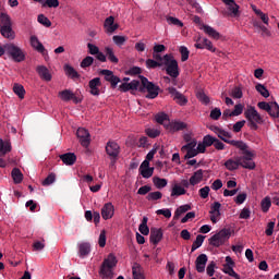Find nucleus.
I'll return each mask as SVG.
<instances>
[{
  "mask_svg": "<svg viewBox=\"0 0 279 279\" xmlns=\"http://www.w3.org/2000/svg\"><path fill=\"white\" fill-rule=\"evenodd\" d=\"M93 64H97V61L93 57L88 56L82 60L81 69H88V66H93Z\"/></svg>",
  "mask_w": 279,
  "mask_h": 279,
  "instance_id": "39",
  "label": "nucleus"
},
{
  "mask_svg": "<svg viewBox=\"0 0 279 279\" xmlns=\"http://www.w3.org/2000/svg\"><path fill=\"white\" fill-rule=\"evenodd\" d=\"M252 211L250 210V207H244L240 213V219H250Z\"/></svg>",
  "mask_w": 279,
  "mask_h": 279,
  "instance_id": "62",
  "label": "nucleus"
},
{
  "mask_svg": "<svg viewBox=\"0 0 279 279\" xmlns=\"http://www.w3.org/2000/svg\"><path fill=\"white\" fill-rule=\"evenodd\" d=\"M269 208H271V198L266 196L263 201H262V210L263 213H268Z\"/></svg>",
  "mask_w": 279,
  "mask_h": 279,
  "instance_id": "49",
  "label": "nucleus"
},
{
  "mask_svg": "<svg viewBox=\"0 0 279 279\" xmlns=\"http://www.w3.org/2000/svg\"><path fill=\"white\" fill-rule=\"evenodd\" d=\"M146 134L149 138H158V136H160V131L157 129H146Z\"/></svg>",
  "mask_w": 279,
  "mask_h": 279,
  "instance_id": "59",
  "label": "nucleus"
},
{
  "mask_svg": "<svg viewBox=\"0 0 279 279\" xmlns=\"http://www.w3.org/2000/svg\"><path fill=\"white\" fill-rule=\"evenodd\" d=\"M153 184H155L156 189H165L167 186V179H161L160 177L153 178Z\"/></svg>",
  "mask_w": 279,
  "mask_h": 279,
  "instance_id": "40",
  "label": "nucleus"
},
{
  "mask_svg": "<svg viewBox=\"0 0 279 279\" xmlns=\"http://www.w3.org/2000/svg\"><path fill=\"white\" fill-rule=\"evenodd\" d=\"M230 236H232V229L223 228L209 239V245H213V247H221Z\"/></svg>",
  "mask_w": 279,
  "mask_h": 279,
  "instance_id": "6",
  "label": "nucleus"
},
{
  "mask_svg": "<svg viewBox=\"0 0 279 279\" xmlns=\"http://www.w3.org/2000/svg\"><path fill=\"white\" fill-rule=\"evenodd\" d=\"M221 203L215 202L210 207V215H216L217 217L221 216Z\"/></svg>",
  "mask_w": 279,
  "mask_h": 279,
  "instance_id": "44",
  "label": "nucleus"
},
{
  "mask_svg": "<svg viewBox=\"0 0 279 279\" xmlns=\"http://www.w3.org/2000/svg\"><path fill=\"white\" fill-rule=\"evenodd\" d=\"M255 14L259 16L260 21H263L264 25H269V15L265 14L260 10H255Z\"/></svg>",
  "mask_w": 279,
  "mask_h": 279,
  "instance_id": "52",
  "label": "nucleus"
},
{
  "mask_svg": "<svg viewBox=\"0 0 279 279\" xmlns=\"http://www.w3.org/2000/svg\"><path fill=\"white\" fill-rule=\"evenodd\" d=\"M59 97L62 101H73V104H80L82 101L71 89L59 92Z\"/></svg>",
  "mask_w": 279,
  "mask_h": 279,
  "instance_id": "16",
  "label": "nucleus"
},
{
  "mask_svg": "<svg viewBox=\"0 0 279 279\" xmlns=\"http://www.w3.org/2000/svg\"><path fill=\"white\" fill-rule=\"evenodd\" d=\"M240 151L242 156L236 157L235 160L228 159L225 162L226 169H228V171H236L239 167H242L243 169L254 171V169H256V162H254L256 151L251 150L247 144H244V149H240Z\"/></svg>",
  "mask_w": 279,
  "mask_h": 279,
  "instance_id": "1",
  "label": "nucleus"
},
{
  "mask_svg": "<svg viewBox=\"0 0 279 279\" xmlns=\"http://www.w3.org/2000/svg\"><path fill=\"white\" fill-rule=\"evenodd\" d=\"M231 97H233V99H241V97H243V90L241 87H233L231 90Z\"/></svg>",
  "mask_w": 279,
  "mask_h": 279,
  "instance_id": "54",
  "label": "nucleus"
},
{
  "mask_svg": "<svg viewBox=\"0 0 279 279\" xmlns=\"http://www.w3.org/2000/svg\"><path fill=\"white\" fill-rule=\"evenodd\" d=\"M140 173L143 178L148 180V178H151L154 175V168L149 167V161L144 160L140 166Z\"/></svg>",
  "mask_w": 279,
  "mask_h": 279,
  "instance_id": "19",
  "label": "nucleus"
},
{
  "mask_svg": "<svg viewBox=\"0 0 279 279\" xmlns=\"http://www.w3.org/2000/svg\"><path fill=\"white\" fill-rule=\"evenodd\" d=\"M167 119H169V116H167V113H165V112L157 113L155 116V121H157L160 125H162V123H165V121H167Z\"/></svg>",
  "mask_w": 279,
  "mask_h": 279,
  "instance_id": "58",
  "label": "nucleus"
},
{
  "mask_svg": "<svg viewBox=\"0 0 279 279\" xmlns=\"http://www.w3.org/2000/svg\"><path fill=\"white\" fill-rule=\"evenodd\" d=\"M167 23H169V25H175L177 27H184V23H182L178 17L168 16Z\"/></svg>",
  "mask_w": 279,
  "mask_h": 279,
  "instance_id": "50",
  "label": "nucleus"
},
{
  "mask_svg": "<svg viewBox=\"0 0 279 279\" xmlns=\"http://www.w3.org/2000/svg\"><path fill=\"white\" fill-rule=\"evenodd\" d=\"M227 5L228 11H222L223 16H231L232 19H239L241 12L239 11V4L234 0H221Z\"/></svg>",
  "mask_w": 279,
  "mask_h": 279,
  "instance_id": "10",
  "label": "nucleus"
},
{
  "mask_svg": "<svg viewBox=\"0 0 279 279\" xmlns=\"http://www.w3.org/2000/svg\"><path fill=\"white\" fill-rule=\"evenodd\" d=\"M244 117L246 121H248V126L251 130H258V125H263L264 120L260 117V113L256 110L255 107L250 106L245 111H244Z\"/></svg>",
  "mask_w": 279,
  "mask_h": 279,
  "instance_id": "5",
  "label": "nucleus"
},
{
  "mask_svg": "<svg viewBox=\"0 0 279 279\" xmlns=\"http://www.w3.org/2000/svg\"><path fill=\"white\" fill-rule=\"evenodd\" d=\"M141 77L143 76H138V78L133 80L130 83H122L119 86V90H121V93H128L129 90H141Z\"/></svg>",
  "mask_w": 279,
  "mask_h": 279,
  "instance_id": "13",
  "label": "nucleus"
},
{
  "mask_svg": "<svg viewBox=\"0 0 279 279\" xmlns=\"http://www.w3.org/2000/svg\"><path fill=\"white\" fill-rule=\"evenodd\" d=\"M149 239L153 245H158V243L162 241V229L151 228Z\"/></svg>",
  "mask_w": 279,
  "mask_h": 279,
  "instance_id": "23",
  "label": "nucleus"
},
{
  "mask_svg": "<svg viewBox=\"0 0 279 279\" xmlns=\"http://www.w3.org/2000/svg\"><path fill=\"white\" fill-rule=\"evenodd\" d=\"M165 51H167V47L165 45L161 44H157L153 47V58L154 60H160L162 59V54L160 53H165Z\"/></svg>",
  "mask_w": 279,
  "mask_h": 279,
  "instance_id": "26",
  "label": "nucleus"
},
{
  "mask_svg": "<svg viewBox=\"0 0 279 279\" xmlns=\"http://www.w3.org/2000/svg\"><path fill=\"white\" fill-rule=\"evenodd\" d=\"M146 69H161L160 60L156 59H147L146 60Z\"/></svg>",
  "mask_w": 279,
  "mask_h": 279,
  "instance_id": "41",
  "label": "nucleus"
},
{
  "mask_svg": "<svg viewBox=\"0 0 279 279\" xmlns=\"http://www.w3.org/2000/svg\"><path fill=\"white\" fill-rule=\"evenodd\" d=\"M179 52L181 53V61L186 62V60H189V56L191 54V51H189V48H186L185 46H181L179 48Z\"/></svg>",
  "mask_w": 279,
  "mask_h": 279,
  "instance_id": "48",
  "label": "nucleus"
},
{
  "mask_svg": "<svg viewBox=\"0 0 279 279\" xmlns=\"http://www.w3.org/2000/svg\"><path fill=\"white\" fill-rule=\"evenodd\" d=\"M204 239H206V236L202 234H198L196 236V240L192 244V248H191L192 254L193 252H195V250H198V247H202V245L204 244Z\"/></svg>",
  "mask_w": 279,
  "mask_h": 279,
  "instance_id": "38",
  "label": "nucleus"
},
{
  "mask_svg": "<svg viewBox=\"0 0 279 279\" xmlns=\"http://www.w3.org/2000/svg\"><path fill=\"white\" fill-rule=\"evenodd\" d=\"M180 195H186V189L179 183H174L171 190V197H180Z\"/></svg>",
  "mask_w": 279,
  "mask_h": 279,
  "instance_id": "29",
  "label": "nucleus"
},
{
  "mask_svg": "<svg viewBox=\"0 0 279 279\" xmlns=\"http://www.w3.org/2000/svg\"><path fill=\"white\" fill-rule=\"evenodd\" d=\"M119 262L117 260V256L114 254L110 253L107 258L104 259L100 270H99V276H101L102 279H112L114 278V267H117V264Z\"/></svg>",
  "mask_w": 279,
  "mask_h": 279,
  "instance_id": "2",
  "label": "nucleus"
},
{
  "mask_svg": "<svg viewBox=\"0 0 279 279\" xmlns=\"http://www.w3.org/2000/svg\"><path fill=\"white\" fill-rule=\"evenodd\" d=\"M101 73L105 75L106 82H110L111 87L117 88V84L121 82V78L114 76V74H112V71H102Z\"/></svg>",
  "mask_w": 279,
  "mask_h": 279,
  "instance_id": "25",
  "label": "nucleus"
},
{
  "mask_svg": "<svg viewBox=\"0 0 279 279\" xmlns=\"http://www.w3.org/2000/svg\"><path fill=\"white\" fill-rule=\"evenodd\" d=\"M11 175L15 184H21L23 182V172H21V169L13 168Z\"/></svg>",
  "mask_w": 279,
  "mask_h": 279,
  "instance_id": "31",
  "label": "nucleus"
},
{
  "mask_svg": "<svg viewBox=\"0 0 279 279\" xmlns=\"http://www.w3.org/2000/svg\"><path fill=\"white\" fill-rule=\"evenodd\" d=\"M112 40L114 45H117V47H123V45H125V43L128 41V37L121 36V35H114L112 37Z\"/></svg>",
  "mask_w": 279,
  "mask_h": 279,
  "instance_id": "42",
  "label": "nucleus"
},
{
  "mask_svg": "<svg viewBox=\"0 0 279 279\" xmlns=\"http://www.w3.org/2000/svg\"><path fill=\"white\" fill-rule=\"evenodd\" d=\"M98 245L99 247H106V230H102L99 234L98 239Z\"/></svg>",
  "mask_w": 279,
  "mask_h": 279,
  "instance_id": "64",
  "label": "nucleus"
},
{
  "mask_svg": "<svg viewBox=\"0 0 279 279\" xmlns=\"http://www.w3.org/2000/svg\"><path fill=\"white\" fill-rule=\"evenodd\" d=\"M199 197H202V199H206L208 198V195H210V187L208 185L202 187L198 191Z\"/></svg>",
  "mask_w": 279,
  "mask_h": 279,
  "instance_id": "57",
  "label": "nucleus"
},
{
  "mask_svg": "<svg viewBox=\"0 0 279 279\" xmlns=\"http://www.w3.org/2000/svg\"><path fill=\"white\" fill-rule=\"evenodd\" d=\"M104 28L107 34H114L119 29V24L114 23V16L110 15L105 20Z\"/></svg>",
  "mask_w": 279,
  "mask_h": 279,
  "instance_id": "17",
  "label": "nucleus"
},
{
  "mask_svg": "<svg viewBox=\"0 0 279 279\" xmlns=\"http://www.w3.org/2000/svg\"><path fill=\"white\" fill-rule=\"evenodd\" d=\"M89 93L90 95L98 96L99 95V86H101V78L95 77L89 81Z\"/></svg>",
  "mask_w": 279,
  "mask_h": 279,
  "instance_id": "24",
  "label": "nucleus"
},
{
  "mask_svg": "<svg viewBox=\"0 0 279 279\" xmlns=\"http://www.w3.org/2000/svg\"><path fill=\"white\" fill-rule=\"evenodd\" d=\"M147 221H149V218L144 216L142 223L138 227L141 234H143L144 236H147V234H149V227L147 226Z\"/></svg>",
  "mask_w": 279,
  "mask_h": 279,
  "instance_id": "33",
  "label": "nucleus"
},
{
  "mask_svg": "<svg viewBox=\"0 0 279 279\" xmlns=\"http://www.w3.org/2000/svg\"><path fill=\"white\" fill-rule=\"evenodd\" d=\"M7 53L14 60V62H23V60H25V53L14 44H7Z\"/></svg>",
  "mask_w": 279,
  "mask_h": 279,
  "instance_id": "11",
  "label": "nucleus"
},
{
  "mask_svg": "<svg viewBox=\"0 0 279 279\" xmlns=\"http://www.w3.org/2000/svg\"><path fill=\"white\" fill-rule=\"evenodd\" d=\"M60 160H62L63 165H66L68 167H71L75 165L77 161V156H75L73 153H65L59 156Z\"/></svg>",
  "mask_w": 279,
  "mask_h": 279,
  "instance_id": "22",
  "label": "nucleus"
},
{
  "mask_svg": "<svg viewBox=\"0 0 279 279\" xmlns=\"http://www.w3.org/2000/svg\"><path fill=\"white\" fill-rule=\"evenodd\" d=\"M210 119H213L214 121H219V119H221V109L219 108H215L210 111L209 114Z\"/></svg>",
  "mask_w": 279,
  "mask_h": 279,
  "instance_id": "55",
  "label": "nucleus"
},
{
  "mask_svg": "<svg viewBox=\"0 0 279 279\" xmlns=\"http://www.w3.org/2000/svg\"><path fill=\"white\" fill-rule=\"evenodd\" d=\"M216 137L211 135H205L203 137V143L205 144V147H211V145H215Z\"/></svg>",
  "mask_w": 279,
  "mask_h": 279,
  "instance_id": "56",
  "label": "nucleus"
},
{
  "mask_svg": "<svg viewBox=\"0 0 279 279\" xmlns=\"http://www.w3.org/2000/svg\"><path fill=\"white\" fill-rule=\"evenodd\" d=\"M148 202H158V199H162V192H150L146 196Z\"/></svg>",
  "mask_w": 279,
  "mask_h": 279,
  "instance_id": "43",
  "label": "nucleus"
},
{
  "mask_svg": "<svg viewBox=\"0 0 279 279\" xmlns=\"http://www.w3.org/2000/svg\"><path fill=\"white\" fill-rule=\"evenodd\" d=\"M65 75L66 77H69L70 80H73L74 82H77V80H80V74L77 73V71H66Z\"/></svg>",
  "mask_w": 279,
  "mask_h": 279,
  "instance_id": "63",
  "label": "nucleus"
},
{
  "mask_svg": "<svg viewBox=\"0 0 279 279\" xmlns=\"http://www.w3.org/2000/svg\"><path fill=\"white\" fill-rule=\"evenodd\" d=\"M13 93L17 95L20 99H25V87H23V85L15 83L13 85Z\"/></svg>",
  "mask_w": 279,
  "mask_h": 279,
  "instance_id": "36",
  "label": "nucleus"
},
{
  "mask_svg": "<svg viewBox=\"0 0 279 279\" xmlns=\"http://www.w3.org/2000/svg\"><path fill=\"white\" fill-rule=\"evenodd\" d=\"M31 47H33L37 53H40L45 60H49V52L45 49V46L36 35L31 36Z\"/></svg>",
  "mask_w": 279,
  "mask_h": 279,
  "instance_id": "12",
  "label": "nucleus"
},
{
  "mask_svg": "<svg viewBox=\"0 0 279 279\" xmlns=\"http://www.w3.org/2000/svg\"><path fill=\"white\" fill-rule=\"evenodd\" d=\"M60 5V1L59 0H46L45 3L43 4V7H47V8H58Z\"/></svg>",
  "mask_w": 279,
  "mask_h": 279,
  "instance_id": "61",
  "label": "nucleus"
},
{
  "mask_svg": "<svg viewBox=\"0 0 279 279\" xmlns=\"http://www.w3.org/2000/svg\"><path fill=\"white\" fill-rule=\"evenodd\" d=\"M257 93H259V95H262V97H265V99H267V97H269V89L267 87H265V85L263 84H257L255 86Z\"/></svg>",
  "mask_w": 279,
  "mask_h": 279,
  "instance_id": "45",
  "label": "nucleus"
},
{
  "mask_svg": "<svg viewBox=\"0 0 279 279\" xmlns=\"http://www.w3.org/2000/svg\"><path fill=\"white\" fill-rule=\"evenodd\" d=\"M133 279H145V272L143 271V267L140 266L138 263H135L132 266Z\"/></svg>",
  "mask_w": 279,
  "mask_h": 279,
  "instance_id": "28",
  "label": "nucleus"
},
{
  "mask_svg": "<svg viewBox=\"0 0 279 279\" xmlns=\"http://www.w3.org/2000/svg\"><path fill=\"white\" fill-rule=\"evenodd\" d=\"M10 151H12V145L10 142H3V140H0V156H5Z\"/></svg>",
  "mask_w": 279,
  "mask_h": 279,
  "instance_id": "34",
  "label": "nucleus"
},
{
  "mask_svg": "<svg viewBox=\"0 0 279 279\" xmlns=\"http://www.w3.org/2000/svg\"><path fill=\"white\" fill-rule=\"evenodd\" d=\"M76 136L80 138V143L83 147H88V145H90V133L88 130L80 128L76 131Z\"/></svg>",
  "mask_w": 279,
  "mask_h": 279,
  "instance_id": "15",
  "label": "nucleus"
},
{
  "mask_svg": "<svg viewBox=\"0 0 279 279\" xmlns=\"http://www.w3.org/2000/svg\"><path fill=\"white\" fill-rule=\"evenodd\" d=\"M56 182V173H50L47 175V178L43 181V186H50V184H53Z\"/></svg>",
  "mask_w": 279,
  "mask_h": 279,
  "instance_id": "53",
  "label": "nucleus"
},
{
  "mask_svg": "<svg viewBox=\"0 0 279 279\" xmlns=\"http://www.w3.org/2000/svg\"><path fill=\"white\" fill-rule=\"evenodd\" d=\"M268 114H270V117H274L275 119H278V117H279V105H278V102H272L270 105V110L268 111Z\"/></svg>",
  "mask_w": 279,
  "mask_h": 279,
  "instance_id": "46",
  "label": "nucleus"
},
{
  "mask_svg": "<svg viewBox=\"0 0 279 279\" xmlns=\"http://www.w3.org/2000/svg\"><path fill=\"white\" fill-rule=\"evenodd\" d=\"M101 217L105 221L114 217V205L112 203H106L101 208Z\"/></svg>",
  "mask_w": 279,
  "mask_h": 279,
  "instance_id": "18",
  "label": "nucleus"
},
{
  "mask_svg": "<svg viewBox=\"0 0 279 279\" xmlns=\"http://www.w3.org/2000/svg\"><path fill=\"white\" fill-rule=\"evenodd\" d=\"M210 130L211 132H214V134H217L218 138H220V141H223V143L232 145L233 147H236V149H245V142L230 140L232 138V133L220 129L219 126H211Z\"/></svg>",
  "mask_w": 279,
  "mask_h": 279,
  "instance_id": "3",
  "label": "nucleus"
},
{
  "mask_svg": "<svg viewBox=\"0 0 279 279\" xmlns=\"http://www.w3.org/2000/svg\"><path fill=\"white\" fill-rule=\"evenodd\" d=\"M38 75L44 82H51L53 75L49 71H38Z\"/></svg>",
  "mask_w": 279,
  "mask_h": 279,
  "instance_id": "51",
  "label": "nucleus"
},
{
  "mask_svg": "<svg viewBox=\"0 0 279 279\" xmlns=\"http://www.w3.org/2000/svg\"><path fill=\"white\" fill-rule=\"evenodd\" d=\"M166 130H169V132H182V130H186V123L182 121H171L166 125Z\"/></svg>",
  "mask_w": 279,
  "mask_h": 279,
  "instance_id": "21",
  "label": "nucleus"
},
{
  "mask_svg": "<svg viewBox=\"0 0 279 279\" xmlns=\"http://www.w3.org/2000/svg\"><path fill=\"white\" fill-rule=\"evenodd\" d=\"M201 29H203L205 32V34H207V36H209L210 38H214L215 40H219V38H220L219 32H217L211 26L203 25V27Z\"/></svg>",
  "mask_w": 279,
  "mask_h": 279,
  "instance_id": "30",
  "label": "nucleus"
},
{
  "mask_svg": "<svg viewBox=\"0 0 279 279\" xmlns=\"http://www.w3.org/2000/svg\"><path fill=\"white\" fill-rule=\"evenodd\" d=\"M168 93H169V95H171L172 99L179 106H186V104H189V99H186V97L183 94L178 92V89L175 87H169Z\"/></svg>",
  "mask_w": 279,
  "mask_h": 279,
  "instance_id": "14",
  "label": "nucleus"
},
{
  "mask_svg": "<svg viewBox=\"0 0 279 279\" xmlns=\"http://www.w3.org/2000/svg\"><path fill=\"white\" fill-rule=\"evenodd\" d=\"M191 210V205H182L178 207L174 211L173 219H180L181 215H184V213H189Z\"/></svg>",
  "mask_w": 279,
  "mask_h": 279,
  "instance_id": "37",
  "label": "nucleus"
},
{
  "mask_svg": "<svg viewBox=\"0 0 279 279\" xmlns=\"http://www.w3.org/2000/svg\"><path fill=\"white\" fill-rule=\"evenodd\" d=\"M141 84L142 86L140 87V93H143L145 89L147 90V99H156L160 93V87L147 80V77H141Z\"/></svg>",
  "mask_w": 279,
  "mask_h": 279,
  "instance_id": "7",
  "label": "nucleus"
},
{
  "mask_svg": "<svg viewBox=\"0 0 279 279\" xmlns=\"http://www.w3.org/2000/svg\"><path fill=\"white\" fill-rule=\"evenodd\" d=\"M107 156L111 160V165H114L119 160V154H121V146L114 141H109L105 147Z\"/></svg>",
  "mask_w": 279,
  "mask_h": 279,
  "instance_id": "9",
  "label": "nucleus"
},
{
  "mask_svg": "<svg viewBox=\"0 0 279 279\" xmlns=\"http://www.w3.org/2000/svg\"><path fill=\"white\" fill-rule=\"evenodd\" d=\"M208 263V256L206 254L198 255V258L195 260L196 271L198 274H204L206 271V264Z\"/></svg>",
  "mask_w": 279,
  "mask_h": 279,
  "instance_id": "20",
  "label": "nucleus"
},
{
  "mask_svg": "<svg viewBox=\"0 0 279 279\" xmlns=\"http://www.w3.org/2000/svg\"><path fill=\"white\" fill-rule=\"evenodd\" d=\"M37 21L40 23V25H44V27H51V20L45 16V14H39Z\"/></svg>",
  "mask_w": 279,
  "mask_h": 279,
  "instance_id": "47",
  "label": "nucleus"
},
{
  "mask_svg": "<svg viewBox=\"0 0 279 279\" xmlns=\"http://www.w3.org/2000/svg\"><path fill=\"white\" fill-rule=\"evenodd\" d=\"M160 60L161 69L163 71H179L178 60L172 53L165 54Z\"/></svg>",
  "mask_w": 279,
  "mask_h": 279,
  "instance_id": "8",
  "label": "nucleus"
},
{
  "mask_svg": "<svg viewBox=\"0 0 279 279\" xmlns=\"http://www.w3.org/2000/svg\"><path fill=\"white\" fill-rule=\"evenodd\" d=\"M202 180H204V170L199 169L190 178V184L191 186H196V184H199Z\"/></svg>",
  "mask_w": 279,
  "mask_h": 279,
  "instance_id": "27",
  "label": "nucleus"
},
{
  "mask_svg": "<svg viewBox=\"0 0 279 279\" xmlns=\"http://www.w3.org/2000/svg\"><path fill=\"white\" fill-rule=\"evenodd\" d=\"M243 128H245V120L238 121L235 124H233L232 131L239 133L241 130H243Z\"/></svg>",
  "mask_w": 279,
  "mask_h": 279,
  "instance_id": "60",
  "label": "nucleus"
},
{
  "mask_svg": "<svg viewBox=\"0 0 279 279\" xmlns=\"http://www.w3.org/2000/svg\"><path fill=\"white\" fill-rule=\"evenodd\" d=\"M78 254H80L81 258L88 256L90 254V244L89 243L80 244Z\"/></svg>",
  "mask_w": 279,
  "mask_h": 279,
  "instance_id": "32",
  "label": "nucleus"
},
{
  "mask_svg": "<svg viewBox=\"0 0 279 279\" xmlns=\"http://www.w3.org/2000/svg\"><path fill=\"white\" fill-rule=\"evenodd\" d=\"M0 33L3 38L14 40V31L12 29V17L8 13H0Z\"/></svg>",
  "mask_w": 279,
  "mask_h": 279,
  "instance_id": "4",
  "label": "nucleus"
},
{
  "mask_svg": "<svg viewBox=\"0 0 279 279\" xmlns=\"http://www.w3.org/2000/svg\"><path fill=\"white\" fill-rule=\"evenodd\" d=\"M105 53H106V58H108V60H110L113 64L119 63V58L114 56V50L112 48L110 47L105 48Z\"/></svg>",
  "mask_w": 279,
  "mask_h": 279,
  "instance_id": "35",
  "label": "nucleus"
}]
</instances>
